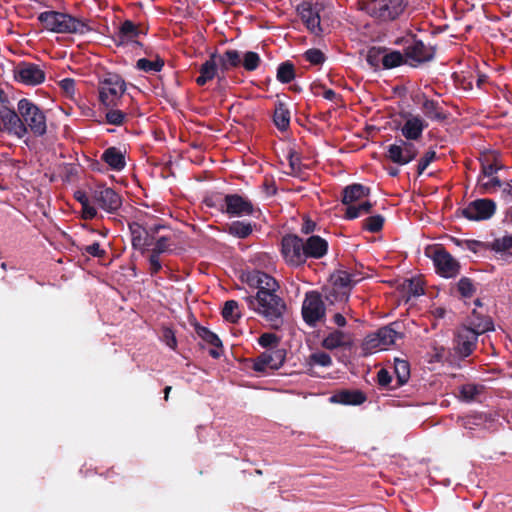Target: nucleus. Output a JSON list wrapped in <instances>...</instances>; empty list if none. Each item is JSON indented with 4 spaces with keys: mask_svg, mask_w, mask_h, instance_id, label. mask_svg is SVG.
Here are the masks:
<instances>
[{
    "mask_svg": "<svg viewBox=\"0 0 512 512\" xmlns=\"http://www.w3.org/2000/svg\"><path fill=\"white\" fill-rule=\"evenodd\" d=\"M250 288L256 289L255 295L242 298L250 310L265 318L266 321L278 326L283 322V315L287 309L285 301L277 295L280 286L277 280L257 269L247 271L241 276Z\"/></svg>",
    "mask_w": 512,
    "mask_h": 512,
    "instance_id": "f257e3e1",
    "label": "nucleus"
},
{
    "mask_svg": "<svg viewBox=\"0 0 512 512\" xmlns=\"http://www.w3.org/2000/svg\"><path fill=\"white\" fill-rule=\"evenodd\" d=\"M494 330L492 320L473 322V327L462 325L454 333V350L461 358L469 357L477 347L478 337L485 332Z\"/></svg>",
    "mask_w": 512,
    "mask_h": 512,
    "instance_id": "f03ea898",
    "label": "nucleus"
},
{
    "mask_svg": "<svg viewBox=\"0 0 512 512\" xmlns=\"http://www.w3.org/2000/svg\"><path fill=\"white\" fill-rule=\"evenodd\" d=\"M370 192L371 189L369 187L360 183H353L342 190L341 202L346 205L344 214V218L346 220H353L372 212L374 204L369 201H364L358 205L354 204L355 202L368 197Z\"/></svg>",
    "mask_w": 512,
    "mask_h": 512,
    "instance_id": "7ed1b4c3",
    "label": "nucleus"
},
{
    "mask_svg": "<svg viewBox=\"0 0 512 512\" xmlns=\"http://www.w3.org/2000/svg\"><path fill=\"white\" fill-rule=\"evenodd\" d=\"M408 7L407 0H368L361 9L379 22H392L400 18Z\"/></svg>",
    "mask_w": 512,
    "mask_h": 512,
    "instance_id": "20e7f679",
    "label": "nucleus"
},
{
    "mask_svg": "<svg viewBox=\"0 0 512 512\" xmlns=\"http://www.w3.org/2000/svg\"><path fill=\"white\" fill-rule=\"evenodd\" d=\"M17 110L23 125L27 127V134L31 132L35 137H42L47 133V118L38 105L30 99L22 98L18 101Z\"/></svg>",
    "mask_w": 512,
    "mask_h": 512,
    "instance_id": "39448f33",
    "label": "nucleus"
},
{
    "mask_svg": "<svg viewBox=\"0 0 512 512\" xmlns=\"http://www.w3.org/2000/svg\"><path fill=\"white\" fill-rule=\"evenodd\" d=\"M99 101L106 108L118 106V103L126 91V82L117 73H105L99 80Z\"/></svg>",
    "mask_w": 512,
    "mask_h": 512,
    "instance_id": "423d86ee",
    "label": "nucleus"
},
{
    "mask_svg": "<svg viewBox=\"0 0 512 512\" xmlns=\"http://www.w3.org/2000/svg\"><path fill=\"white\" fill-rule=\"evenodd\" d=\"M328 312L325 306L322 294L319 291H308L302 303L301 314L304 322L314 328L319 322H322Z\"/></svg>",
    "mask_w": 512,
    "mask_h": 512,
    "instance_id": "0eeeda50",
    "label": "nucleus"
},
{
    "mask_svg": "<svg viewBox=\"0 0 512 512\" xmlns=\"http://www.w3.org/2000/svg\"><path fill=\"white\" fill-rule=\"evenodd\" d=\"M281 253L290 266H302L306 263L304 240L295 234H287L281 240Z\"/></svg>",
    "mask_w": 512,
    "mask_h": 512,
    "instance_id": "6e6552de",
    "label": "nucleus"
},
{
    "mask_svg": "<svg viewBox=\"0 0 512 512\" xmlns=\"http://www.w3.org/2000/svg\"><path fill=\"white\" fill-rule=\"evenodd\" d=\"M0 132L22 139L27 135V127L23 125L21 114L6 105L0 107Z\"/></svg>",
    "mask_w": 512,
    "mask_h": 512,
    "instance_id": "1a4fd4ad",
    "label": "nucleus"
},
{
    "mask_svg": "<svg viewBox=\"0 0 512 512\" xmlns=\"http://www.w3.org/2000/svg\"><path fill=\"white\" fill-rule=\"evenodd\" d=\"M404 54L407 64L411 67H417L420 64L431 61L435 56V49L432 46H427L423 41L412 37L410 40L405 41Z\"/></svg>",
    "mask_w": 512,
    "mask_h": 512,
    "instance_id": "9d476101",
    "label": "nucleus"
},
{
    "mask_svg": "<svg viewBox=\"0 0 512 512\" xmlns=\"http://www.w3.org/2000/svg\"><path fill=\"white\" fill-rule=\"evenodd\" d=\"M413 140L399 139L396 143L387 147L385 157L398 165H406L416 159L418 149Z\"/></svg>",
    "mask_w": 512,
    "mask_h": 512,
    "instance_id": "9b49d317",
    "label": "nucleus"
},
{
    "mask_svg": "<svg viewBox=\"0 0 512 512\" xmlns=\"http://www.w3.org/2000/svg\"><path fill=\"white\" fill-rule=\"evenodd\" d=\"M91 198L101 209L111 214L122 206L121 195L104 184L97 185L91 190Z\"/></svg>",
    "mask_w": 512,
    "mask_h": 512,
    "instance_id": "f8f14e48",
    "label": "nucleus"
},
{
    "mask_svg": "<svg viewBox=\"0 0 512 512\" xmlns=\"http://www.w3.org/2000/svg\"><path fill=\"white\" fill-rule=\"evenodd\" d=\"M495 212L496 203L488 198L476 199L461 209V215L471 221L488 220Z\"/></svg>",
    "mask_w": 512,
    "mask_h": 512,
    "instance_id": "ddd939ff",
    "label": "nucleus"
},
{
    "mask_svg": "<svg viewBox=\"0 0 512 512\" xmlns=\"http://www.w3.org/2000/svg\"><path fill=\"white\" fill-rule=\"evenodd\" d=\"M14 79L27 86H36L45 81V72L39 65L22 61L13 70Z\"/></svg>",
    "mask_w": 512,
    "mask_h": 512,
    "instance_id": "4468645a",
    "label": "nucleus"
},
{
    "mask_svg": "<svg viewBox=\"0 0 512 512\" xmlns=\"http://www.w3.org/2000/svg\"><path fill=\"white\" fill-rule=\"evenodd\" d=\"M286 358L285 349H267L253 360L252 369L256 372L278 370L284 364Z\"/></svg>",
    "mask_w": 512,
    "mask_h": 512,
    "instance_id": "2eb2a0df",
    "label": "nucleus"
},
{
    "mask_svg": "<svg viewBox=\"0 0 512 512\" xmlns=\"http://www.w3.org/2000/svg\"><path fill=\"white\" fill-rule=\"evenodd\" d=\"M225 214L230 217H243L254 215L255 212H260L254 204L247 198L240 194H226Z\"/></svg>",
    "mask_w": 512,
    "mask_h": 512,
    "instance_id": "dca6fc26",
    "label": "nucleus"
},
{
    "mask_svg": "<svg viewBox=\"0 0 512 512\" xmlns=\"http://www.w3.org/2000/svg\"><path fill=\"white\" fill-rule=\"evenodd\" d=\"M320 7L321 5L319 3L313 4L308 1H303L297 6V12L302 22L310 33L317 36L323 32L319 15Z\"/></svg>",
    "mask_w": 512,
    "mask_h": 512,
    "instance_id": "f3484780",
    "label": "nucleus"
},
{
    "mask_svg": "<svg viewBox=\"0 0 512 512\" xmlns=\"http://www.w3.org/2000/svg\"><path fill=\"white\" fill-rule=\"evenodd\" d=\"M437 273L445 278H453L460 272L459 262L444 248H437L432 256Z\"/></svg>",
    "mask_w": 512,
    "mask_h": 512,
    "instance_id": "a211bd4d",
    "label": "nucleus"
},
{
    "mask_svg": "<svg viewBox=\"0 0 512 512\" xmlns=\"http://www.w3.org/2000/svg\"><path fill=\"white\" fill-rule=\"evenodd\" d=\"M358 274L350 273L345 270H336L330 276V284L332 288L345 292L348 297L351 295L353 287L361 280Z\"/></svg>",
    "mask_w": 512,
    "mask_h": 512,
    "instance_id": "6ab92c4d",
    "label": "nucleus"
},
{
    "mask_svg": "<svg viewBox=\"0 0 512 512\" xmlns=\"http://www.w3.org/2000/svg\"><path fill=\"white\" fill-rule=\"evenodd\" d=\"M427 127L428 123L421 116L409 113L400 130L406 140H418Z\"/></svg>",
    "mask_w": 512,
    "mask_h": 512,
    "instance_id": "aec40b11",
    "label": "nucleus"
},
{
    "mask_svg": "<svg viewBox=\"0 0 512 512\" xmlns=\"http://www.w3.org/2000/svg\"><path fill=\"white\" fill-rule=\"evenodd\" d=\"M194 329L199 338L212 346V348L209 350V355L212 358L218 359L223 354L222 341L218 335L209 330L207 327L201 326L197 322L194 323Z\"/></svg>",
    "mask_w": 512,
    "mask_h": 512,
    "instance_id": "412c9836",
    "label": "nucleus"
},
{
    "mask_svg": "<svg viewBox=\"0 0 512 512\" xmlns=\"http://www.w3.org/2000/svg\"><path fill=\"white\" fill-rule=\"evenodd\" d=\"M146 30H142L139 25H136L131 20H125L122 22L118 31L115 33L114 42L117 46L125 45L129 42L134 41L140 34H146Z\"/></svg>",
    "mask_w": 512,
    "mask_h": 512,
    "instance_id": "4be33fe9",
    "label": "nucleus"
},
{
    "mask_svg": "<svg viewBox=\"0 0 512 512\" xmlns=\"http://www.w3.org/2000/svg\"><path fill=\"white\" fill-rule=\"evenodd\" d=\"M328 247V242L324 238L318 235L309 236L304 240V254L306 260L309 258H323L328 252Z\"/></svg>",
    "mask_w": 512,
    "mask_h": 512,
    "instance_id": "5701e85b",
    "label": "nucleus"
},
{
    "mask_svg": "<svg viewBox=\"0 0 512 512\" xmlns=\"http://www.w3.org/2000/svg\"><path fill=\"white\" fill-rule=\"evenodd\" d=\"M320 293L322 294V298L325 306H327L328 312L338 310L350 299L345 292L338 291L329 285L324 286Z\"/></svg>",
    "mask_w": 512,
    "mask_h": 512,
    "instance_id": "b1692460",
    "label": "nucleus"
},
{
    "mask_svg": "<svg viewBox=\"0 0 512 512\" xmlns=\"http://www.w3.org/2000/svg\"><path fill=\"white\" fill-rule=\"evenodd\" d=\"M65 13L59 11H45L38 15V21L43 27L54 33L64 34L59 28H64Z\"/></svg>",
    "mask_w": 512,
    "mask_h": 512,
    "instance_id": "393cba45",
    "label": "nucleus"
},
{
    "mask_svg": "<svg viewBox=\"0 0 512 512\" xmlns=\"http://www.w3.org/2000/svg\"><path fill=\"white\" fill-rule=\"evenodd\" d=\"M421 110L424 116L432 121L444 122L448 118V113L441 107L438 101L429 99L423 95Z\"/></svg>",
    "mask_w": 512,
    "mask_h": 512,
    "instance_id": "a878e982",
    "label": "nucleus"
},
{
    "mask_svg": "<svg viewBox=\"0 0 512 512\" xmlns=\"http://www.w3.org/2000/svg\"><path fill=\"white\" fill-rule=\"evenodd\" d=\"M366 395L360 390H340L330 397V401L342 405H361L366 401Z\"/></svg>",
    "mask_w": 512,
    "mask_h": 512,
    "instance_id": "bb28decb",
    "label": "nucleus"
},
{
    "mask_svg": "<svg viewBox=\"0 0 512 512\" xmlns=\"http://www.w3.org/2000/svg\"><path fill=\"white\" fill-rule=\"evenodd\" d=\"M128 228L131 234V244L135 250H138L141 254L147 252V242H145V222L140 223L133 221L128 223Z\"/></svg>",
    "mask_w": 512,
    "mask_h": 512,
    "instance_id": "cd10ccee",
    "label": "nucleus"
},
{
    "mask_svg": "<svg viewBox=\"0 0 512 512\" xmlns=\"http://www.w3.org/2000/svg\"><path fill=\"white\" fill-rule=\"evenodd\" d=\"M62 26L64 28H59V30L63 31L64 34L84 35L92 31V28L89 26L86 20L72 16L68 13H65L64 25Z\"/></svg>",
    "mask_w": 512,
    "mask_h": 512,
    "instance_id": "c85d7f7f",
    "label": "nucleus"
},
{
    "mask_svg": "<svg viewBox=\"0 0 512 512\" xmlns=\"http://www.w3.org/2000/svg\"><path fill=\"white\" fill-rule=\"evenodd\" d=\"M101 160L105 162L112 170L121 171L126 166L124 154L117 147H109L104 150Z\"/></svg>",
    "mask_w": 512,
    "mask_h": 512,
    "instance_id": "c756f323",
    "label": "nucleus"
},
{
    "mask_svg": "<svg viewBox=\"0 0 512 512\" xmlns=\"http://www.w3.org/2000/svg\"><path fill=\"white\" fill-rule=\"evenodd\" d=\"M217 53H212L207 61H205L200 69V76L196 78V83L199 86H204L208 81L212 80L217 73Z\"/></svg>",
    "mask_w": 512,
    "mask_h": 512,
    "instance_id": "7c9ffc66",
    "label": "nucleus"
},
{
    "mask_svg": "<svg viewBox=\"0 0 512 512\" xmlns=\"http://www.w3.org/2000/svg\"><path fill=\"white\" fill-rule=\"evenodd\" d=\"M256 226L255 223L235 220L227 224L225 231L235 238L246 239L253 233Z\"/></svg>",
    "mask_w": 512,
    "mask_h": 512,
    "instance_id": "2f4dec72",
    "label": "nucleus"
},
{
    "mask_svg": "<svg viewBox=\"0 0 512 512\" xmlns=\"http://www.w3.org/2000/svg\"><path fill=\"white\" fill-rule=\"evenodd\" d=\"M217 62L222 73L241 65V54L237 50H226L223 54H217Z\"/></svg>",
    "mask_w": 512,
    "mask_h": 512,
    "instance_id": "473e14b6",
    "label": "nucleus"
},
{
    "mask_svg": "<svg viewBox=\"0 0 512 512\" xmlns=\"http://www.w3.org/2000/svg\"><path fill=\"white\" fill-rule=\"evenodd\" d=\"M394 373L396 375V384L392 389H397L406 384L410 378V365L408 361L395 358L394 360Z\"/></svg>",
    "mask_w": 512,
    "mask_h": 512,
    "instance_id": "72a5a7b5",
    "label": "nucleus"
},
{
    "mask_svg": "<svg viewBox=\"0 0 512 512\" xmlns=\"http://www.w3.org/2000/svg\"><path fill=\"white\" fill-rule=\"evenodd\" d=\"M305 365L307 367L308 374L313 376L314 373L312 369L314 368V366L330 367L332 365V358L326 352H314L310 354L309 357L306 359Z\"/></svg>",
    "mask_w": 512,
    "mask_h": 512,
    "instance_id": "f704fd0d",
    "label": "nucleus"
},
{
    "mask_svg": "<svg viewBox=\"0 0 512 512\" xmlns=\"http://www.w3.org/2000/svg\"><path fill=\"white\" fill-rule=\"evenodd\" d=\"M273 121L280 131H285L290 125V111L287 106L279 102L275 106Z\"/></svg>",
    "mask_w": 512,
    "mask_h": 512,
    "instance_id": "c9c22d12",
    "label": "nucleus"
},
{
    "mask_svg": "<svg viewBox=\"0 0 512 512\" xmlns=\"http://www.w3.org/2000/svg\"><path fill=\"white\" fill-rule=\"evenodd\" d=\"M481 174L485 177L494 176L499 170L504 169V165L498 160L496 155H486L480 159Z\"/></svg>",
    "mask_w": 512,
    "mask_h": 512,
    "instance_id": "e433bc0d",
    "label": "nucleus"
},
{
    "mask_svg": "<svg viewBox=\"0 0 512 512\" xmlns=\"http://www.w3.org/2000/svg\"><path fill=\"white\" fill-rule=\"evenodd\" d=\"M407 64L405 54H402L398 50L387 51L382 58V66L384 69H393L401 65Z\"/></svg>",
    "mask_w": 512,
    "mask_h": 512,
    "instance_id": "4c0bfd02",
    "label": "nucleus"
},
{
    "mask_svg": "<svg viewBox=\"0 0 512 512\" xmlns=\"http://www.w3.org/2000/svg\"><path fill=\"white\" fill-rule=\"evenodd\" d=\"M327 350H334L345 345V333L340 330L330 332L321 343Z\"/></svg>",
    "mask_w": 512,
    "mask_h": 512,
    "instance_id": "58836bf2",
    "label": "nucleus"
},
{
    "mask_svg": "<svg viewBox=\"0 0 512 512\" xmlns=\"http://www.w3.org/2000/svg\"><path fill=\"white\" fill-rule=\"evenodd\" d=\"M221 314L226 321L230 323H237L241 318L238 302L235 300L226 301Z\"/></svg>",
    "mask_w": 512,
    "mask_h": 512,
    "instance_id": "ea45409f",
    "label": "nucleus"
},
{
    "mask_svg": "<svg viewBox=\"0 0 512 512\" xmlns=\"http://www.w3.org/2000/svg\"><path fill=\"white\" fill-rule=\"evenodd\" d=\"M277 80L283 84L290 83L295 78V67L290 61L281 63L277 68Z\"/></svg>",
    "mask_w": 512,
    "mask_h": 512,
    "instance_id": "a19ab883",
    "label": "nucleus"
},
{
    "mask_svg": "<svg viewBox=\"0 0 512 512\" xmlns=\"http://www.w3.org/2000/svg\"><path fill=\"white\" fill-rule=\"evenodd\" d=\"M164 60L157 56L156 60L151 61L146 58H140L136 62V68L146 73L160 72L164 67Z\"/></svg>",
    "mask_w": 512,
    "mask_h": 512,
    "instance_id": "79ce46f5",
    "label": "nucleus"
},
{
    "mask_svg": "<svg viewBox=\"0 0 512 512\" xmlns=\"http://www.w3.org/2000/svg\"><path fill=\"white\" fill-rule=\"evenodd\" d=\"M377 334L384 349H386L387 346L394 344L397 338L402 337V334L392 328L391 325L378 329Z\"/></svg>",
    "mask_w": 512,
    "mask_h": 512,
    "instance_id": "37998d69",
    "label": "nucleus"
},
{
    "mask_svg": "<svg viewBox=\"0 0 512 512\" xmlns=\"http://www.w3.org/2000/svg\"><path fill=\"white\" fill-rule=\"evenodd\" d=\"M385 218L380 215H371L362 221V229L370 233H378L382 230Z\"/></svg>",
    "mask_w": 512,
    "mask_h": 512,
    "instance_id": "c03bdc74",
    "label": "nucleus"
},
{
    "mask_svg": "<svg viewBox=\"0 0 512 512\" xmlns=\"http://www.w3.org/2000/svg\"><path fill=\"white\" fill-rule=\"evenodd\" d=\"M365 355L373 353L375 350H384L377 332L367 335L361 345Z\"/></svg>",
    "mask_w": 512,
    "mask_h": 512,
    "instance_id": "a18cd8bd",
    "label": "nucleus"
},
{
    "mask_svg": "<svg viewBox=\"0 0 512 512\" xmlns=\"http://www.w3.org/2000/svg\"><path fill=\"white\" fill-rule=\"evenodd\" d=\"M152 245L150 252L161 255L172 251L173 242L171 236L163 235L158 237Z\"/></svg>",
    "mask_w": 512,
    "mask_h": 512,
    "instance_id": "49530a36",
    "label": "nucleus"
},
{
    "mask_svg": "<svg viewBox=\"0 0 512 512\" xmlns=\"http://www.w3.org/2000/svg\"><path fill=\"white\" fill-rule=\"evenodd\" d=\"M403 289L408 294V299L411 296L418 297L424 294L422 281L418 278L406 279L403 283Z\"/></svg>",
    "mask_w": 512,
    "mask_h": 512,
    "instance_id": "de8ad7c7",
    "label": "nucleus"
},
{
    "mask_svg": "<svg viewBox=\"0 0 512 512\" xmlns=\"http://www.w3.org/2000/svg\"><path fill=\"white\" fill-rule=\"evenodd\" d=\"M386 51V47L373 46L369 48L366 55L367 63L373 68H378L379 65L382 64V58H384V54Z\"/></svg>",
    "mask_w": 512,
    "mask_h": 512,
    "instance_id": "09e8293b",
    "label": "nucleus"
},
{
    "mask_svg": "<svg viewBox=\"0 0 512 512\" xmlns=\"http://www.w3.org/2000/svg\"><path fill=\"white\" fill-rule=\"evenodd\" d=\"M260 63L261 58L259 54L253 51L246 52L243 59H241V65L249 72L255 71L260 66Z\"/></svg>",
    "mask_w": 512,
    "mask_h": 512,
    "instance_id": "8fccbe9b",
    "label": "nucleus"
},
{
    "mask_svg": "<svg viewBox=\"0 0 512 512\" xmlns=\"http://www.w3.org/2000/svg\"><path fill=\"white\" fill-rule=\"evenodd\" d=\"M167 226L162 224L161 222H157V223H153V224H149L148 222H145V237H147V239H145V242H147V248L152 246V244L154 243V241L158 238L157 237V234L160 232V230L162 229H166Z\"/></svg>",
    "mask_w": 512,
    "mask_h": 512,
    "instance_id": "3c124183",
    "label": "nucleus"
},
{
    "mask_svg": "<svg viewBox=\"0 0 512 512\" xmlns=\"http://www.w3.org/2000/svg\"><path fill=\"white\" fill-rule=\"evenodd\" d=\"M491 249L495 252H509L512 256V235L496 238L491 243Z\"/></svg>",
    "mask_w": 512,
    "mask_h": 512,
    "instance_id": "603ef678",
    "label": "nucleus"
},
{
    "mask_svg": "<svg viewBox=\"0 0 512 512\" xmlns=\"http://www.w3.org/2000/svg\"><path fill=\"white\" fill-rule=\"evenodd\" d=\"M483 386L468 383L460 387L461 398L465 401H473L481 393Z\"/></svg>",
    "mask_w": 512,
    "mask_h": 512,
    "instance_id": "864d4df0",
    "label": "nucleus"
},
{
    "mask_svg": "<svg viewBox=\"0 0 512 512\" xmlns=\"http://www.w3.org/2000/svg\"><path fill=\"white\" fill-rule=\"evenodd\" d=\"M457 290L464 298H470L476 292L473 281L468 277H462L457 283Z\"/></svg>",
    "mask_w": 512,
    "mask_h": 512,
    "instance_id": "5fc2aeb1",
    "label": "nucleus"
},
{
    "mask_svg": "<svg viewBox=\"0 0 512 512\" xmlns=\"http://www.w3.org/2000/svg\"><path fill=\"white\" fill-rule=\"evenodd\" d=\"M204 202L208 207L215 208L218 211H220L221 213L225 214V204L227 203L226 195H222L221 193H216L214 195L206 197Z\"/></svg>",
    "mask_w": 512,
    "mask_h": 512,
    "instance_id": "6e6d98bb",
    "label": "nucleus"
},
{
    "mask_svg": "<svg viewBox=\"0 0 512 512\" xmlns=\"http://www.w3.org/2000/svg\"><path fill=\"white\" fill-rule=\"evenodd\" d=\"M287 160L289 162V167L291 169V172H289V175L292 176H298L301 172V157L299 154L294 151L290 150L287 155Z\"/></svg>",
    "mask_w": 512,
    "mask_h": 512,
    "instance_id": "4d7b16f0",
    "label": "nucleus"
},
{
    "mask_svg": "<svg viewBox=\"0 0 512 512\" xmlns=\"http://www.w3.org/2000/svg\"><path fill=\"white\" fill-rule=\"evenodd\" d=\"M437 155L435 150L430 149L424 153V155L419 159L417 164V174L420 176L424 173L427 167L436 159Z\"/></svg>",
    "mask_w": 512,
    "mask_h": 512,
    "instance_id": "13d9d810",
    "label": "nucleus"
},
{
    "mask_svg": "<svg viewBox=\"0 0 512 512\" xmlns=\"http://www.w3.org/2000/svg\"><path fill=\"white\" fill-rule=\"evenodd\" d=\"M279 341V337L274 333H263L258 338L259 345L267 349H278Z\"/></svg>",
    "mask_w": 512,
    "mask_h": 512,
    "instance_id": "bf43d9fd",
    "label": "nucleus"
},
{
    "mask_svg": "<svg viewBox=\"0 0 512 512\" xmlns=\"http://www.w3.org/2000/svg\"><path fill=\"white\" fill-rule=\"evenodd\" d=\"M126 114L118 109H110L106 113V122L111 125L120 126L124 123Z\"/></svg>",
    "mask_w": 512,
    "mask_h": 512,
    "instance_id": "052dcab7",
    "label": "nucleus"
},
{
    "mask_svg": "<svg viewBox=\"0 0 512 512\" xmlns=\"http://www.w3.org/2000/svg\"><path fill=\"white\" fill-rule=\"evenodd\" d=\"M305 59L313 65H320L325 61L324 53L316 48L308 49L304 53Z\"/></svg>",
    "mask_w": 512,
    "mask_h": 512,
    "instance_id": "680f3d73",
    "label": "nucleus"
},
{
    "mask_svg": "<svg viewBox=\"0 0 512 512\" xmlns=\"http://www.w3.org/2000/svg\"><path fill=\"white\" fill-rule=\"evenodd\" d=\"M392 382V376L390 375L389 371L385 368H381L377 373V383L382 388H390L392 389L393 386H390Z\"/></svg>",
    "mask_w": 512,
    "mask_h": 512,
    "instance_id": "e2e57ef3",
    "label": "nucleus"
},
{
    "mask_svg": "<svg viewBox=\"0 0 512 512\" xmlns=\"http://www.w3.org/2000/svg\"><path fill=\"white\" fill-rule=\"evenodd\" d=\"M148 263H149V274L151 276L156 275L162 269L160 255L150 252V255L148 257Z\"/></svg>",
    "mask_w": 512,
    "mask_h": 512,
    "instance_id": "0e129e2a",
    "label": "nucleus"
},
{
    "mask_svg": "<svg viewBox=\"0 0 512 512\" xmlns=\"http://www.w3.org/2000/svg\"><path fill=\"white\" fill-rule=\"evenodd\" d=\"M82 251L97 258H103L106 255V251L100 247L98 242L85 246Z\"/></svg>",
    "mask_w": 512,
    "mask_h": 512,
    "instance_id": "69168bd1",
    "label": "nucleus"
},
{
    "mask_svg": "<svg viewBox=\"0 0 512 512\" xmlns=\"http://www.w3.org/2000/svg\"><path fill=\"white\" fill-rule=\"evenodd\" d=\"M502 181L497 176H491V178L482 184V188L487 193H494L497 188L502 187Z\"/></svg>",
    "mask_w": 512,
    "mask_h": 512,
    "instance_id": "338daca9",
    "label": "nucleus"
},
{
    "mask_svg": "<svg viewBox=\"0 0 512 512\" xmlns=\"http://www.w3.org/2000/svg\"><path fill=\"white\" fill-rule=\"evenodd\" d=\"M501 188L502 198L507 202H512V180L503 182Z\"/></svg>",
    "mask_w": 512,
    "mask_h": 512,
    "instance_id": "774afa93",
    "label": "nucleus"
}]
</instances>
